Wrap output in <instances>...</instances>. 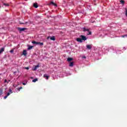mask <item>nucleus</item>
Masks as SVG:
<instances>
[{"label":"nucleus","instance_id":"f257e3e1","mask_svg":"<svg viewBox=\"0 0 127 127\" xmlns=\"http://www.w3.org/2000/svg\"><path fill=\"white\" fill-rule=\"evenodd\" d=\"M50 38L51 40H53V41H55V37L54 36H52V37H50V36H48L47 38V39H49Z\"/></svg>","mask_w":127,"mask_h":127},{"label":"nucleus","instance_id":"f03ea898","mask_svg":"<svg viewBox=\"0 0 127 127\" xmlns=\"http://www.w3.org/2000/svg\"><path fill=\"white\" fill-rule=\"evenodd\" d=\"M18 30L19 31H24V30H26V28H18Z\"/></svg>","mask_w":127,"mask_h":127},{"label":"nucleus","instance_id":"7ed1b4c3","mask_svg":"<svg viewBox=\"0 0 127 127\" xmlns=\"http://www.w3.org/2000/svg\"><path fill=\"white\" fill-rule=\"evenodd\" d=\"M80 37H81V40H87V38L85 36L81 35Z\"/></svg>","mask_w":127,"mask_h":127},{"label":"nucleus","instance_id":"20e7f679","mask_svg":"<svg viewBox=\"0 0 127 127\" xmlns=\"http://www.w3.org/2000/svg\"><path fill=\"white\" fill-rule=\"evenodd\" d=\"M86 48L87 49H89V50H91V49H92V46H91V45H87Z\"/></svg>","mask_w":127,"mask_h":127},{"label":"nucleus","instance_id":"39448f33","mask_svg":"<svg viewBox=\"0 0 127 127\" xmlns=\"http://www.w3.org/2000/svg\"><path fill=\"white\" fill-rule=\"evenodd\" d=\"M33 6H34V7H35V8H37V7H38V3H33Z\"/></svg>","mask_w":127,"mask_h":127},{"label":"nucleus","instance_id":"423d86ee","mask_svg":"<svg viewBox=\"0 0 127 127\" xmlns=\"http://www.w3.org/2000/svg\"><path fill=\"white\" fill-rule=\"evenodd\" d=\"M23 55H24V56H26V55H27V52L26 51V50H23Z\"/></svg>","mask_w":127,"mask_h":127},{"label":"nucleus","instance_id":"0eeeda50","mask_svg":"<svg viewBox=\"0 0 127 127\" xmlns=\"http://www.w3.org/2000/svg\"><path fill=\"white\" fill-rule=\"evenodd\" d=\"M39 67V64H38L37 65H36L34 68H33V70L34 71H36V69H37V68Z\"/></svg>","mask_w":127,"mask_h":127},{"label":"nucleus","instance_id":"6e6552de","mask_svg":"<svg viewBox=\"0 0 127 127\" xmlns=\"http://www.w3.org/2000/svg\"><path fill=\"white\" fill-rule=\"evenodd\" d=\"M44 78H47V80H48L49 79V76L47 75V74H45L43 76Z\"/></svg>","mask_w":127,"mask_h":127},{"label":"nucleus","instance_id":"1a4fd4ad","mask_svg":"<svg viewBox=\"0 0 127 127\" xmlns=\"http://www.w3.org/2000/svg\"><path fill=\"white\" fill-rule=\"evenodd\" d=\"M3 51H4V48H2L0 49V54H1V53H2V52H3Z\"/></svg>","mask_w":127,"mask_h":127},{"label":"nucleus","instance_id":"9d476101","mask_svg":"<svg viewBox=\"0 0 127 127\" xmlns=\"http://www.w3.org/2000/svg\"><path fill=\"white\" fill-rule=\"evenodd\" d=\"M69 66L70 67H73V66H74V62H70V63H69Z\"/></svg>","mask_w":127,"mask_h":127},{"label":"nucleus","instance_id":"9b49d317","mask_svg":"<svg viewBox=\"0 0 127 127\" xmlns=\"http://www.w3.org/2000/svg\"><path fill=\"white\" fill-rule=\"evenodd\" d=\"M76 41H77V42H82V39L78 38L76 39Z\"/></svg>","mask_w":127,"mask_h":127},{"label":"nucleus","instance_id":"f8f14e48","mask_svg":"<svg viewBox=\"0 0 127 127\" xmlns=\"http://www.w3.org/2000/svg\"><path fill=\"white\" fill-rule=\"evenodd\" d=\"M51 4H52L53 5H54V6H57V4L55 3L53 1H51Z\"/></svg>","mask_w":127,"mask_h":127},{"label":"nucleus","instance_id":"ddd939ff","mask_svg":"<svg viewBox=\"0 0 127 127\" xmlns=\"http://www.w3.org/2000/svg\"><path fill=\"white\" fill-rule=\"evenodd\" d=\"M3 92V90H2V88L0 89V96H1L2 95Z\"/></svg>","mask_w":127,"mask_h":127},{"label":"nucleus","instance_id":"4468645a","mask_svg":"<svg viewBox=\"0 0 127 127\" xmlns=\"http://www.w3.org/2000/svg\"><path fill=\"white\" fill-rule=\"evenodd\" d=\"M33 48V46H29L28 48V50H30Z\"/></svg>","mask_w":127,"mask_h":127},{"label":"nucleus","instance_id":"2eb2a0df","mask_svg":"<svg viewBox=\"0 0 127 127\" xmlns=\"http://www.w3.org/2000/svg\"><path fill=\"white\" fill-rule=\"evenodd\" d=\"M72 60H73V58H68L67 59V61H68V62H70V61H72Z\"/></svg>","mask_w":127,"mask_h":127},{"label":"nucleus","instance_id":"dca6fc26","mask_svg":"<svg viewBox=\"0 0 127 127\" xmlns=\"http://www.w3.org/2000/svg\"><path fill=\"white\" fill-rule=\"evenodd\" d=\"M44 45L43 43L38 42L37 45H40V46H42Z\"/></svg>","mask_w":127,"mask_h":127},{"label":"nucleus","instance_id":"f3484780","mask_svg":"<svg viewBox=\"0 0 127 127\" xmlns=\"http://www.w3.org/2000/svg\"><path fill=\"white\" fill-rule=\"evenodd\" d=\"M89 31V29L83 28V31H87V32Z\"/></svg>","mask_w":127,"mask_h":127},{"label":"nucleus","instance_id":"a211bd4d","mask_svg":"<svg viewBox=\"0 0 127 127\" xmlns=\"http://www.w3.org/2000/svg\"><path fill=\"white\" fill-rule=\"evenodd\" d=\"M32 43H33V44H37L38 45V42L35 41H33L32 42Z\"/></svg>","mask_w":127,"mask_h":127},{"label":"nucleus","instance_id":"6ab92c4d","mask_svg":"<svg viewBox=\"0 0 127 127\" xmlns=\"http://www.w3.org/2000/svg\"><path fill=\"white\" fill-rule=\"evenodd\" d=\"M3 5H5V6H9V4L7 3H3Z\"/></svg>","mask_w":127,"mask_h":127},{"label":"nucleus","instance_id":"aec40b11","mask_svg":"<svg viewBox=\"0 0 127 127\" xmlns=\"http://www.w3.org/2000/svg\"><path fill=\"white\" fill-rule=\"evenodd\" d=\"M37 81H38V79L37 78H35L32 80V82H33V83H35V82H36Z\"/></svg>","mask_w":127,"mask_h":127},{"label":"nucleus","instance_id":"412c9836","mask_svg":"<svg viewBox=\"0 0 127 127\" xmlns=\"http://www.w3.org/2000/svg\"><path fill=\"white\" fill-rule=\"evenodd\" d=\"M92 34V32L90 31V30L88 32L87 35H91Z\"/></svg>","mask_w":127,"mask_h":127},{"label":"nucleus","instance_id":"4be33fe9","mask_svg":"<svg viewBox=\"0 0 127 127\" xmlns=\"http://www.w3.org/2000/svg\"><path fill=\"white\" fill-rule=\"evenodd\" d=\"M21 89H22V87H20L19 88H18L17 89L18 91H20V90H21Z\"/></svg>","mask_w":127,"mask_h":127},{"label":"nucleus","instance_id":"5701e85b","mask_svg":"<svg viewBox=\"0 0 127 127\" xmlns=\"http://www.w3.org/2000/svg\"><path fill=\"white\" fill-rule=\"evenodd\" d=\"M120 2H121V3H122V4L125 3V1H124V0H121L120 1Z\"/></svg>","mask_w":127,"mask_h":127},{"label":"nucleus","instance_id":"b1692460","mask_svg":"<svg viewBox=\"0 0 127 127\" xmlns=\"http://www.w3.org/2000/svg\"><path fill=\"white\" fill-rule=\"evenodd\" d=\"M10 53H13V52H14V50H13V49H12L11 50H10Z\"/></svg>","mask_w":127,"mask_h":127},{"label":"nucleus","instance_id":"393cba45","mask_svg":"<svg viewBox=\"0 0 127 127\" xmlns=\"http://www.w3.org/2000/svg\"><path fill=\"white\" fill-rule=\"evenodd\" d=\"M121 37L125 38V37H126V35H123L122 36H121Z\"/></svg>","mask_w":127,"mask_h":127},{"label":"nucleus","instance_id":"a878e982","mask_svg":"<svg viewBox=\"0 0 127 127\" xmlns=\"http://www.w3.org/2000/svg\"><path fill=\"white\" fill-rule=\"evenodd\" d=\"M24 69H26V70H29V67H26L24 68Z\"/></svg>","mask_w":127,"mask_h":127},{"label":"nucleus","instance_id":"bb28decb","mask_svg":"<svg viewBox=\"0 0 127 127\" xmlns=\"http://www.w3.org/2000/svg\"><path fill=\"white\" fill-rule=\"evenodd\" d=\"M10 95V93L9 92H8L7 94V96L8 97V96H9Z\"/></svg>","mask_w":127,"mask_h":127},{"label":"nucleus","instance_id":"cd10ccee","mask_svg":"<svg viewBox=\"0 0 127 127\" xmlns=\"http://www.w3.org/2000/svg\"><path fill=\"white\" fill-rule=\"evenodd\" d=\"M126 16L127 17V9H126Z\"/></svg>","mask_w":127,"mask_h":127},{"label":"nucleus","instance_id":"c85d7f7f","mask_svg":"<svg viewBox=\"0 0 127 127\" xmlns=\"http://www.w3.org/2000/svg\"><path fill=\"white\" fill-rule=\"evenodd\" d=\"M6 98H7V95H6V96H5L4 97V99H6Z\"/></svg>","mask_w":127,"mask_h":127},{"label":"nucleus","instance_id":"c756f323","mask_svg":"<svg viewBox=\"0 0 127 127\" xmlns=\"http://www.w3.org/2000/svg\"><path fill=\"white\" fill-rule=\"evenodd\" d=\"M82 58H83L84 59H86V56H83Z\"/></svg>","mask_w":127,"mask_h":127},{"label":"nucleus","instance_id":"7c9ffc66","mask_svg":"<svg viewBox=\"0 0 127 127\" xmlns=\"http://www.w3.org/2000/svg\"><path fill=\"white\" fill-rule=\"evenodd\" d=\"M4 82H5V83L7 82V80L6 79H5Z\"/></svg>","mask_w":127,"mask_h":127},{"label":"nucleus","instance_id":"2f4dec72","mask_svg":"<svg viewBox=\"0 0 127 127\" xmlns=\"http://www.w3.org/2000/svg\"><path fill=\"white\" fill-rule=\"evenodd\" d=\"M9 82H10V80H9L8 81H7V83L8 84V83H9Z\"/></svg>","mask_w":127,"mask_h":127},{"label":"nucleus","instance_id":"473e14b6","mask_svg":"<svg viewBox=\"0 0 127 127\" xmlns=\"http://www.w3.org/2000/svg\"><path fill=\"white\" fill-rule=\"evenodd\" d=\"M20 24H24V23H22V22H20Z\"/></svg>","mask_w":127,"mask_h":127},{"label":"nucleus","instance_id":"72a5a7b5","mask_svg":"<svg viewBox=\"0 0 127 127\" xmlns=\"http://www.w3.org/2000/svg\"><path fill=\"white\" fill-rule=\"evenodd\" d=\"M22 84L24 85H26V84H25V83H23Z\"/></svg>","mask_w":127,"mask_h":127},{"label":"nucleus","instance_id":"f704fd0d","mask_svg":"<svg viewBox=\"0 0 127 127\" xmlns=\"http://www.w3.org/2000/svg\"><path fill=\"white\" fill-rule=\"evenodd\" d=\"M9 92H11V89H9Z\"/></svg>","mask_w":127,"mask_h":127},{"label":"nucleus","instance_id":"c9c22d12","mask_svg":"<svg viewBox=\"0 0 127 127\" xmlns=\"http://www.w3.org/2000/svg\"><path fill=\"white\" fill-rule=\"evenodd\" d=\"M94 0V1H96V0Z\"/></svg>","mask_w":127,"mask_h":127}]
</instances>
